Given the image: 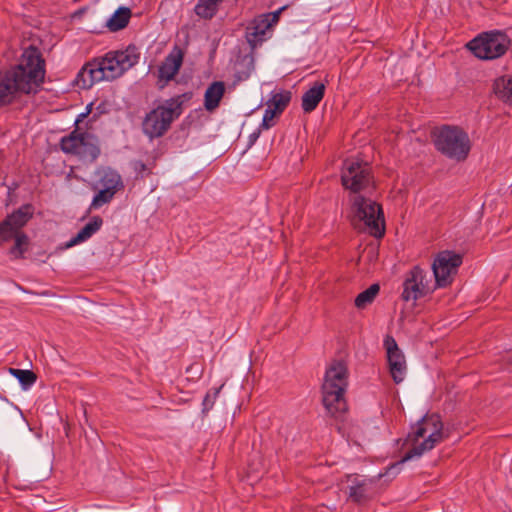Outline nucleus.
<instances>
[{"instance_id":"nucleus-9","label":"nucleus","mask_w":512,"mask_h":512,"mask_svg":"<svg viewBox=\"0 0 512 512\" xmlns=\"http://www.w3.org/2000/svg\"><path fill=\"white\" fill-rule=\"evenodd\" d=\"M61 150L80 160L94 163L101 154L99 138L87 131L74 129L60 140Z\"/></svg>"},{"instance_id":"nucleus-30","label":"nucleus","mask_w":512,"mask_h":512,"mask_svg":"<svg viewBox=\"0 0 512 512\" xmlns=\"http://www.w3.org/2000/svg\"><path fill=\"white\" fill-rule=\"evenodd\" d=\"M284 9V7L278 9L277 11L273 12V13H268V14H265V15H262V17L268 21L270 23V28L276 24L279 20V15L280 13L282 12V10Z\"/></svg>"},{"instance_id":"nucleus-25","label":"nucleus","mask_w":512,"mask_h":512,"mask_svg":"<svg viewBox=\"0 0 512 512\" xmlns=\"http://www.w3.org/2000/svg\"><path fill=\"white\" fill-rule=\"evenodd\" d=\"M380 287L378 284H372L369 288L358 294L355 298V306L358 309H364L368 305H370L377 294L379 293Z\"/></svg>"},{"instance_id":"nucleus-16","label":"nucleus","mask_w":512,"mask_h":512,"mask_svg":"<svg viewBox=\"0 0 512 512\" xmlns=\"http://www.w3.org/2000/svg\"><path fill=\"white\" fill-rule=\"evenodd\" d=\"M350 483L348 496L356 504H366L376 495L377 482L373 479L353 477Z\"/></svg>"},{"instance_id":"nucleus-6","label":"nucleus","mask_w":512,"mask_h":512,"mask_svg":"<svg viewBox=\"0 0 512 512\" xmlns=\"http://www.w3.org/2000/svg\"><path fill=\"white\" fill-rule=\"evenodd\" d=\"M184 99L185 95L170 98L147 113L142 122L143 133L150 139L163 136L172 122L182 114Z\"/></svg>"},{"instance_id":"nucleus-17","label":"nucleus","mask_w":512,"mask_h":512,"mask_svg":"<svg viewBox=\"0 0 512 512\" xmlns=\"http://www.w3.org/2000/svg\"><path fill=\"white\" fill-rule=\"evenodd\" d=\"M183 62V53L180 49L172 50L159 67V79L168 82L178 73Z\"/></svg>"},{"instance_id":"nucleus-26","label":"nucleus","mask_w":512,"mask_h":512,"mask_svg":"<svg viewBox=\"0 0 512 512\" xmlns=\"http://www.w3.org/2000/svg\"><path fill=\"white\" fill-rule=\"evenodd\" d=\"M268 29H270V23L262 16L255 20L253 26L250 28L251 32L249 33V42L262 41Z\"/></svg>"},{"instance_id":"nucleus-29","label":"nucleus","mask_w":512,"mask_h":512,"mask_svg":"<svg viewBox=\"0 0 512 512\" xmlns=\"http://www.w3.org/2000/svg\"><path fill=\"white\" fill-rule=\"evenodd\" d=\"M221 387L210 390L203 399V412L206 413L212 409Z\"/></svg>"},{"instance_id":"nucleus-4","label":"nucleus","mask_w":512,"mask_h":512,"mask_svg":"<svg viewBox=\"0 0 512 512\" xmlns=\"http://www.w3.org/2000/svg\"><path fill=\"white\" fill-rule=\"evenodd\" d=\"M348 386V368L343 360H334L326 369L322 385L323 404L332 416L347 410L345 392Z\"/></svg>"},{"instance_id":"nucleus-11","label":"nucleus","mask_w":512,"mask_h":512,"mask_svg":"<svg viewBox=\"0 0 512 512\" xmlns=\"http://www.w3.org/2000/svg\"><path fill=\"white\" fill-rule=\"evenodd\" d=\"M353 209L355 216L364 223L365 228L372 236L380 238L384 235L383 211L377 202L356 195L353 199Z\"/></svg>"},{"instance_id":"nucleus-15","label":"nucleus","mask_w":512,"mask_h":512,"mask_svg":"<svg viewBox=\"0 0 512 512\" xmlns=\"http://www.w3.org/2000/svg\"><path fill=\"white\" fill-rule=\"evenodd\" d=\"M384 346L387 351V359L390 374L396 384L401 383L407 372V365L404 354L399 349L395 339L392 336H386Z\"/></svg>"},{"instance_id":"nucleus-5","label":"nucleus","mask_w":512,"mask_h":512,"mask_svg":"<svg viewBox=\"0 0 512 512\" xmlns=\"http://www.w3.org/2000/svg\"><path fill=\"white\" fill-rule=\"evenodd\" d=\"M34 212V206L27 203L7 215L0 222V246L13 240L14 245L9 253L14 258L22 257L27 249L29 238L22 229L32 219Z\"/></svg>"},{"instance_id":"nucleus-19","label":"nucleus","mask_w":512,"mask_h":512,"mask_svg":"<svg viewBox=\"0 0 512 512\" xmlns=\"http://www.w3.org/2000/svg\"><path fill=\"white\" fill-rule=\"evenodd\" d=\"M325 94V85L322 82H315L302 96V109L306 113L314 111Z\"/></svg>"},{"instance_id":"nucleus-31","label":"nucleus","mask_w":512,"mask_h":512,"mask_svg":"<svg viewBox=\"0 0 512 512\" xmlns=\"http://www.w3.org/2000/svg\"><path fill=\"white\" fill-rule=\"evenodd\" d=\"M259 135H260V131L253 132L249 137L250 144H253L258 139Z\"/></svg>"},{"instance_id":"nucleus-21","label":"nucleus","mask_w":512,"mask_h":512,"mask_svg":"<svg viewBox=\"0 0 512 512\" xmlns=\"http://www.w3.org/2000/svg\"><path fill=\"white\" fill-rule=\"evenodd\" d=\"M495 95L503 102L512 106V76H502L495 80Z\"/></svg>"},{"instance_id":"nucleus-28","label":"nucleus","mask_w":512,"mask_h":512,"mask_svg":"<svg viewBox=\"0 0 512 512\" xmlns=\"http://www.w3.org/2000/svg\"><path fill=\"white\" fill-rule=\"evenodd\" d=\"M279 115H281V114L278 113L277 111H274V109H272V107L267 106L265 113L263 115V119H262V123H261L260 127L262 129L271 128L272 126L275 125L274 119L276 117H278Z\"/></svg>"},{"instance_id":"nucleus-22","label":"nucleus","mask_w":512,"mask_h":512,"mask_svg":"<svg viewBox=\"0 0 512 512\" xmlns=\"http://www.w3.org/2000/svg\"><path fill=\"white\" fill-rule=\"evenodd\" d=\"M130 18V8L119 7L107 21V27L112 32L122 30L128 25Z\"/></svg>"},{"instance_id":"nucleus-18","label":"nucleus","mask_w":512,"mask_h":512,"mask_svg":"<svg viewBox=\"0 0 512 512\" xmlns=\"http://www.w3.org/2000/svg\"><path fill=\"white\" fill-rule=\"evenodd\" d=\"M226 92V84L223 81H214L208 85L204 93V108L208 112L215 111Z\"/></svg>"},{"instance_id":"nucleus-32","label":"nucleus","mask_w":512,"mask_h":512,"mask_svg":"<svg viewBox=\"0 0 512 512\" xmlns=\"http://www.w3.org/2000/svg\"><path fill=\"white\" fill-rule=\"evenodd\" d=\"M249 74H250V73L245 74V76H244V77H242V76H238V78H239V79H241V80H242V79H247V78L249 77Z\"/></svg>"},{"instance_id":"nucleus-3","label":"nucleus","mask_w":512,"mask_h":512,"mask_svg":"<svg viewBox=\"0 0 512 512\" xmlns=\"http://www.w3.org/2000/svg\"><path fill=\"white\" fill-rule=\"evenodd\" d=\"M443 439V423L440 416L437 414L424 416L416 425L412 426L405 441L406 445L411 448L405 453L399 464L421 457Z\"/></svg>"},{"instance_id":"nucleus-2","label":"nucleus","mask_w":512,"mask_h":512,"mask_svg":"<svg viewBox=\"0 0 512 512\" xmlns=\"http://www.w3.org/2000/svg\"><path fill=\"white\" fill-rule=\"evenodd\" d=\"M138 60L139 53L135 46L110 51L103 58L87 63L77 75V84L83 89H89L95 83L114 80L138 63Z\"/></svg>"},{"instance_id":"nucleus-27","label":"nucleus","mask_w":512,"mask_h":512,"mask_svg":"<svg viewBox=\"0 0 512 512\" xmlns=\"http://www.w3.org/2000/svg\"><path fill=\"white\" fill-rule=\"evenodd\" d=\"M10 373L19 380L24 389L30 388L36 382V374L31 370L10 368Z\"/></svg>"},{"instance_id":"nucleus-7","label":"nucleus","mask_w":512,"mask_h":512,"mask_svg":"<svg viewBox=\"0 0 512 512\" xmlns=\"http://www.w3.org/2000/svg\"><path fill=\"white\" fill-rule=\"evenodd\" d=\"M433 137L436 149L447 158L460 162L469 155L471 142L463 129L444 125L434 131Z\"/></svg>"},{"instance_id":"nucleus-12","label":"nucleus","mask_w":512,"mask_h":512,"mask_svg":"<svg viewBox=\"0 0 512 512\" xmlns=\"http://www.w3.org/2000/svg\"><path fill=\"white\" fill-rule=\"evenodd\" d=\"M433 289L427 279V273L420 267L415 266L406 274L401 298L406 302H415L431 293Z\"/></svg>"},{"instance_id":"nucleus-14","label":"nucleus","mask_w":512,"mask_h":512,"mask_svg":"<svg viewBox=\"0 0 512 512\" xmlns=\"http://www.w3.org/2000/svg\"><path fill=\"white\" fill-rule=\"evenodd\" d=\"M461 263L460 255L450 251L440 252L432 265L436 286L445 287L448 285L451 281V275L456 273Z\"/></svg>"},{"instance_id":"nucleus-10","label":"nucleus","mask_w":512,"mask_h":512,"mask_svg":"<svg viewBox=\"0 0 512 512\" xmlns=\"http://www.w3.org/2000/svg\"><path fill=\"white\" fill-rule=\"evenodd\" d=\"M124 187L123 178L117 170L109 166H102L96 169L92 189L97 191V193L92 199L90 210L99 209L109 204Z\"/></svg>"},{"instance_id":"nucleus-20","label":"nucleus","mask_w":512,"mask_h":512,"mask_svg":"<svg viewBox=\"0 0 512 512\" xmlns=\"http://www.w3.org/2000/svg\"><path fill=\"white\" fill-rule=\"evenodd\" d=\"M103 225V219L100 216H93L91 220L67 243L66 248L73 247L90 239Z\"/></svg>"},{"instance_id":"nucleus-1","label":"nucleus","mask_w":512,"mask_h":512,"mask_svg":"<svg viewBox=\"0 0 512 512\" xmlns=\"http://www.w3.org/2000/svg\"><path fill=\"white\" fill-rule=\"evenodd\" d=\"M44 60L36 48L26 49L20 63L0 73V106L11 103L19 92L29 94L44 80Z\"/></svg>"},{"instance_id":"nucleus-23","label":"nucleus","mask_w":512,"mask_h":512,"mask_svg":"<svg viewBox=\"0 0 512 512\" xmlns=\"http://www.w3.org/2000/svg\"><path fill=\"white\" fill-rule=\"evenodd\" d=\"M221 2L222 0H198L194 11L202 19H211L216 15Z\"/></svg>"},{"instance_id":"nucleus-8","label":"nucleus","mask_w":512,"mask_h":512,"mask_svg":"<svg viewBox=\"0 0 512 512\" xmlns=\"http://www.w3.org/2000/svg\"><path fill=\"white\" fill-rule=\"evenodd\" d=\"M511 45V39L500 30L482 32L470 40L466 47L478 59L491 61L506 54Z\"/></svg>"},{"instance_id":"nucleus-33","label":"nucleus","mask_w":512,"mask_h":512,"mask_svg":"<svg viewBox=\"0 0 512 512\" xmlns=\"http://www.w3.org/2000/svg\"><path fill=\"white\" fill-rule=\"evenodd\" d=\"M84 116H85V114H81V115L79 116V118L76 120V123L80 122V121H81V119H80V118H81V117H84Z\"/></svg>"},{"instance_id":"nucleus-24","label":"nucleus","mask_w":512,"mask_h":512,"mask_svg":"<svg viewBox=\"0 0 512 512\" xmlns=\"http://www.w3.org/2000/svg\"><path fill=\"white\" fill-rule=\"evenodd\" d=\"M291 101L290 91L274 92L271 98L267 101L266 105L272 107L274 111L282 114Z\"/></svg>"},{"instance_id":"nucleus-13","label":"nucleus","mask_w":512,"mask_h":512,"mask_svg":"<svg viewBox=\"0 0 512 512\" xmlns=\"http://www.w3.org/2000/svg\"><path fill=\"white\" fill-rule=\"evenodd\" d=\"M341 181L345 188L358 192L371 184L370 167L367 163L346 160L343 164Z\"/></svg>"}]
</instances>
